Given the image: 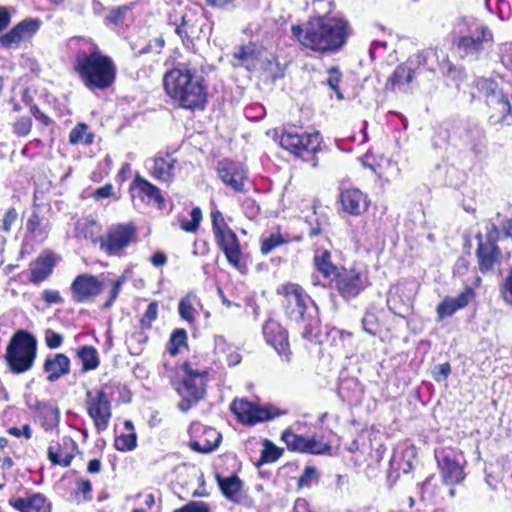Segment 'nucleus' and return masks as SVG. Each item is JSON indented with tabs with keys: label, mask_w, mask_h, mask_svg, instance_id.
<instances>
[{
	"label": "nucleus",
	"mask_w": 512,
	"mask_h": 512,
	"mask_svg": "<svg viewBox=\"0 0 512 512\" xmlns=\"http://www.w3.org/2000/svg\"><path fill=\"white\" fill-rule=\"evenodd\" d=\"M286 316L302 329L305 339H313L319 327L318 307L298 284L288 283L282 287Z\"/></svg>",
	"instance_id": "obj_4"
},
{
	"label": "nucleus",
	"mask_w": 512,
	"mask_h": 512,
	"mask_svg": "<svg viewBox=\"0 0 512 512\" xmlns=\"http://www.w3.org/2000/svg\"><path fill=\"white\" fill-rule=\"evenodd\" d=\"M18 213L15 208H9L3 216L1 229L4 232H10L12 225L16 222Z\"/></svg>",
	"instance_id": "obj_60"
},
{
	"label": "nucleus",
	"mask_w": 512,
	"mask_h": 512,
	"mask_svg": "<svg viewBox=\"0 0 512 512\" xmlns=\"http://www.w3.org/2000/svg\"><path fill=\"white\" fill-rule=\"evenodd\" d=\"M39 413L42 419V426L46 431L53 430L59 424V409L51 404L43 403L39 405Z\"/></svg>",
	"instance_id": "obj_36"
},
{
	"label": "nucleus",
	"mask_w": 512,
	"mask_h": 512,
	"mask_svg": "<svg viewBox=\"0 0 512 512\" xmlns=\"http://www.w3.org/2000/svg\"><path fill=\"white\" fill-rule=\"evenodd\" d=\"M259 52L254 43L239 45L232 53L231 65L234 68L243 67L248 71H254L259 63Z\"/></svg>",
	"instance_id": "obj_26"
},
{
	"label": "nucleus",
	"mask_w": 512,
	"mask_h": 512,
	"mask_svg": "<svg viewBox=\"0 0 512 512\" xmlns=\"http://www.w3.org/2000/svg\"><path fill=\"white\" fill-rule=\"evenodd\" d=\"M400 287L396 286L390 289L387 297V304L390 310L396 314H400L402 308L407 309L408 303H405L399 295Z\"/></svg>",
	"instance_id": "obj_49"
},
{
	"label": "nucleus",
	"mask_w": 512,
	"mask_h": 512,
	"mask_svg": "<svg viewBox=\"0 0 512 512\" xmlns=\"http://www.w3.org/2000/svg\"><path fill=\"white\" fill-rule=\"evenodd\" d=\"M36 353L35 337L25 330H19L11 337L7 345L5 360L14 374H21L33 367Z\"/></svg>",
	"instance_id": "obj_6"
},
{
	"label": "nucleus",
	"mask_w": 512,
	"mask_h": 512,
	"mask_svg": "<svg viewBox=\"0 0 512 512\" xmlns=\"http://www.w3.org/2000/svg\"><path fill=\"white\" fill-rule=\"evenodd\" d=\"M458 310H460V309H459V307L456 306V303H455L453 297H446L437 306L438 320L441 321L445 317H450V316H452Z\"/></svg>",
	"instance_id": "obj_51"
},
{
	"label": "nucleus",
	"mask_w": 512,
	"mask_h": 512,
	"mask_svg": "<svg viewBox=\"0 0 512 512\" xmlns=\"http://www.w3.org/2000/svg\"><path fill=\"white\" fill-rule=\"evenodd\" d=\"M320 143L319 132H307L302 127L294 125L285 126L280 136L281 147L302 158L316 153L320 148Z\"/></svg>",
	"instance_id": "obj_12"
},
{
	"label": "nucleus",
	"mask_w": 512,
	"mask_h": 512,
	"mask_svg": "<svg viewBox=\"0 0 512 512\" xmlns=\"http://www.w3.org/2000/svg\"><path fill=\"white\" fill-rule=\"evenodd\" d=\"M90 43V53L79 51L75 55V70L84 85L90 90L108 89L115 81L116 67L110 57L101 53L91 39L79 38Z\"/></svg>",
	"instance_id": "obj_3"
},
{
	"label": "nucleus",
	"mask_w": 512,
	"mask_h": 512,
	"mask_svg": "<svg viewBox=\"0 0 512 512\" xmlns=\"http://www.w3.org/2000/svg\"><path fill=\"white\" fill-rule=\"evenodd\" d=\"M78 234L85 239L91 240L93 243H99L100 225L95 220L86 219L80 222L77 227Z\"/></svg>",
	"instance_id": "obj_39"
},
{
	"label": "nucleus",
	"mask_w": 512,
	"mask_h": 512,
	"mask_svg": "<svg viewBox=\"0 0 512 512\" xmlns=\"http://www.w3.org/2000/svg\"><path fill=\"white\" fill-rule=\"evenodd\" d=\"M158 316V303L156 301L151 302L144 315L140 319V329L148 330L152 326V322L157 319Z\"/></svg>",
	"instance_id": "obj_52"
},
{
	"label": "nucleus",
	"mask_w": 512,
	"mask_h": 512,
	"mask_svg": "<svg viewBox=\"0 0 512 512\" xmlns=\"http://www.w3.org/2000/svg\"><path fill=\"white\" fill-rule=\"evenodd\" d=\"M233 348L226 341L223 336L217 335L214 337V353L218 356V361L221 362L227 353H229Z\"/></svg>",
	"instance_id": "obj_56"
},
{
	"label": "nucleus",
	"mask_w": 512,
	"mask_h": 512,
	"mask_svg": "<svg viewBox=\"0 0 512 512\" xmlns=\"http://www.w3.org/2000/svg\"><path fill=\"white\" fill-rule=\"evenodd\" d=\"M177 159L171 153L158 154L149 167L151 175L162 182H171L175 177Z\"/></svg>",
	"instance_id": "obj_27"
},
{
	"label": "nucleus",
	"mask_w": 512,
	"mask_h": 512,
	"mask_svg": "<svg viewBox=\"0 0 512 512\" xmlns=\"http://www.w3.org/2000/svg\"><path fill=\"white\" fill-rule=\"evenodd\" d=\"M9 505L19 512H51V502L41 493L10 499Z\"/></svg>",
	"instance_id": "obj_28"
},
{
	"label": "nucleus",
	"mask_w": 512,
	"mask_h": 512,
	"mask_svg": "<svg viewBox=\"0 0 512 512\" xmlns=\"http://www.w3.org/2000/svg\"><path fill=\"white\" fill-rule=\"evenodd\" d=\"M27 230L35 236H41L47 231V221L40 215L33 211L27 221Z\"/></svg>",
	"instance_id": "obj_45"
},
{
	"label": "nucleus",
	"mask_w": 512,
	"mask_h": 512,
	"mask_svg": "<svg viewBox=\"0 0 512 512\" xmlns=\"http://www.w3.org/2000/svg\"><path fill=\"white\" fill-rule=\"evenodd\" d=\"M363 393L362 388L354 379L343 381L339 387V395L348 401L358 400Z\"/></svg>",
	"instance_id": "obj_41"
},
{
	"label": "nucleus",
	"mask_w": 512,
	"mask_h": 512,
	"mask_svg": "<svg viewBox=\"0 0 512 512\" xmlns=\"http://www.w3.org/2000/svg\"><path fill=\"white\" fill-rule=\"evenodd\" d=\"M70 359L62 353L49 355L43 364V371L47 374V381L53 383L70 373Z\"/></svg>",
	"instance_id": "obj_29"
},
{
	"label": "nucleus",
	"mask_w": 512,
	"mask_h": 512,
	"mask_svg": "<svg viewBox=\"0 0 512 512\" xmlns=\"http://www.w3.org/2000/svg\"><path fill=\"white\" fill-rule=\"evenodd\" d=\"M130 11L127 5L118 6L110 10L105 18L108 24L119 25L124 22L126 14Z\"/></svg>",
	"instance_id": "obj_53"
},
{
	"label": "nucleus",
	"mask_w": 512,
	"mask_h": 512,
	"mask_svg": "<svg viewBox=\"0 0 512 512\" xmlns=\"http://www.w3.org/2000/svg\"><path fill=\"white\" fill-rule=\"evenodd\" d=\"M205 11L195 8H186L178 18L169 14L168 23L175 26V33L182 43L189 48L194 45V40L202 35L210 36L212 25L208 24Z\"/></svg>",
	"instance_id": "obj_7"
},
{
	"label": "nucleus",
	"mask_w": 512,
	"mask_h": 512,
	"mask_svg": "<svg viewBox=\"0 0 512 512\" xmlns=\"http://www.w3.org/2000/svg\"><path fill=\"white\" fill-rule=\"evenodd\" d=\"M70 290L73 301L83 303L99 295L103 290V284L97 277L83 273L74 279Z\"/></svg>",
	"instance_id": "obj_18"
},
{
	"label": "nucleus",
	"mask_w": 512,
	"mask_h": 512,
	"mask_svg": "<svg viewBox=\"0 0 512 512\" xmlns=\"http://www.w3.org/2000/svg\"><path fill=\"white\" fill-rule=\"evenodd\" d=\"M288 241L280 233H271L268 237L261 240V252L269 254L275 248L286 244Z\"/></svg>",
	"instance_id": "obj_47"
},
{
	"label": "nucleus",
	"mask_w": 512,
	"mask_h": 512,
	"mask_svg": "<svg viewBox=\"0 0 512 512\" xmlns=\"http://www.w3.org/2000/svg\"><path fill=\"white\" fill-rule=\"evenodd\" d=\"M421 67L433 72L439 69L442 73L452 70L448 55L443 50L428 49L421 51L395 69L390 77L393 88L398 87L400 89L401 86L410 84L416 71Z\"/></svg>",
	"instance_id": "obj_5"
},
{
	"label": "nucleus",
	"mask_w": 512,
	"mask_h": 512,
	"mask_svg": "<svg viewBox=\"0 0 512 512\" xmlns=\"http://www.w3.org/2000/svg\"><path fill=\"white\" fill-rule=\"evenodd\" d=\"M230 408L238 420L247 425L268 421L279 415V413H272L268 408L258 406L243 399H235L231 403Z\"/></svg>",
	"instance_id": "obj_16"
},
{
	"label": "nucleus",
	"mask_w": 512,
	"mask_h": 512,
	"mask_svg": "<svg viewBox=\"0 0 512 512\" xmlns=\"http://www.w3.org/2000/svg\"><path fill=\"white\" fill-rule=\"evenodd\" d=\"M131 197L135 206L142 204H164V198L158 187L144 178L136 177L130 186Z\"/></svg>",
	"instance_id": "obj_20"
},
{
	"label": "nucleus",
	"mask_w": 512,
	"mask_h": 512,
	"mask_svg": "<svg viewBox=\"0 0 512 512\" xmlns=\"http://www.w3.org/2000/svg\"><path fill=\"white\" fill-rule=\"evenodd\" d=\"M318 479L317 470L315 467L308 466L298 480L299 487H310L313 482Z\"/></svg>",
	"instance_id": "obj_57"
},
{
	"label": "nucleus",
	"mask_w": 512,
	"mask_h": 512,
	"mask_svg": "<svg viewBox=\"0 0 512 512\" xmlns=\"http://www.w3.org/2000/svg\"><path fill=\"white\" fill-rule=\"evenodd\" d=\"M41 298L48 305L63 303V298L61 297L59 291L57 290L46 289L41 293Z\"/></svg>",
	"instance_id": "obj_64"
},
{
	"label": "nucleus",
	"mask_w": 512,
	"mask_h": 512,
	"mask_svg": "<svg viewBox=\"0 0 512 512\" xmlns=\"http://www.w3.org/2000/svg\"><path fill=\"white\" fill-rule=\"evenodd\" d=\"M459 139L464 148L471 150L476 155L481 154L485 148L484 131L477 124L463 128L459 133Z\"/></svg>",
	"instance_id": "obj_30"
},
{
	"label": "nucleus",
	"mask_w": 512,
	"mask_h": 512,
	"mask_svg": "<svg viewBox=\"0 0 512 512\" xmlns=\"http://www.w3.org/2000/svg\"><path fill=\"white\" fill-rule=\"evenodd\" d=\"M78 452L77 443L69 436L62 437L59 441H52L47 450L48 460L53 465L69 467Z\"/></svg>",
	"instance_id": "obj_19"
},
{
	"label": "nucleus",
	"mask_w": 512,
	"mask_h": 512,
	"mask_svg": "<svg viewBox=\"0 0 512 512\" xmlns=\"http://www.w3.org/2000/svg\"><path fill=\"white\" fill-rule=\"evenodd\" d=\"M331 449L330 444L325 440L322 435L308 436L306 453L310 454H323Z\"/></svg>",
	"instance_id": "obj_44"
},
{
	"label": "nucleus",
	"mask_w": 512,
	"mask_h": 512,
	"mask_svg": "<svg viewBox=\"0 0 512 512\" xmlns=\"http://www.w3.org/2000/svg\"><path fill=\"white\" fill-rule=\"evenodd\" d=\"M145 330H140L132 333L126 340L127 347L132 355H139L144 347V344L147 342L148 337L144 332Z\"/></svg>",
	"instance_id": "obj_43"
},
{
	"label": "nucleus",
	"mask_w": 512,
	"mask_h": 512,
	"mask_svg": "<svg viewBox=\"0 0 512 512\" xmlns=\"http://www.w3.org/2000/svg\"><path fill=\"white\" fill-rule=\"evenodd\" d=\"M197 301V296L194 293H188L179 302V314L182 319L192 323L195 319L194 303Z\"/></svg>",
	"instance_id": "obj_40"
},
{
	"label": "nucleus",
	"mask_w": 512,
	"mask_h": 512,
	"mask_svg": "<svg viewBox=\"0 0 512 512\" xmlns=\"http://www.w3.org/2000/svg\"><path fill=\"white\" fill-rule=\"evenodd\" d=\"M94 135L89 131L88 125L85 123H78L69 134V142L71 144H92Z\"/></svg>",
	"instance_id": "obj_38"
},
{
	"label": "nucleus",
	"mask_w": 512,
	"mask_h": 512,
	"mask_svg": "<svg viewBox=\"0 0 512 512\" xmlns=\"http://www.w3.org/2000/svg\"><path fill=\"white\" fill-rule=\"evenodd\" d=\"M164 89L176 103L189 110L204 109L207 101L203 73L191 62L179 63L165 73Z\"/></svg>",
	"instance_id": "obj_2"
},
{
	"label": "nucleus",
	"mask_w": 512,
	"mask_h": 512,
	"mask_svg": "<svg viewBox=\"0 0 512 512\" xmlns=\"http://www.w3.org/2000/svg\"><path fill=\"white\" fill-rule=\"evenodd\" d=\"M340 201L343 210L353 216H359L366 212L370 204L367 195L357 188L342 191Z\"/></svg>",
	"instance_id": "obj_24"
},
{
	"label": "nucleus",
	"mask_w": 512,
	"mask_h": 512,
	"mask_svg": "<svg viewBox=\"0 0 512 512\" xmlns=\"http://www.w3.org/2000/svg\"><path fill=\"white\" fill-rule=\"evenodd\" d=\"M266 342L286 360H289V342L286 330L274 319L267 320L262 328Z\"/></svg>",
	"instance_id": "obj_22"
},
{
	"label": "nucleus",
	"mask_w": 512,
	"mask_h": 512,
	"mask_svg": "<svg viewBox=\"0 0 512 512\" xmlns=\"http://www.w3.org/2000/svg\"><path fill=\"white\" fill-rule=\"evenodd\" d=\"M493 43L492 31L483 24H475L467 34L458 36L454 41L458 55L470 61H477L482 55H487Z\"/></svg>",
	"instance_id": "obj_9"
},
{
	"label": "nucleus",
	"mask_w": 512,
	"mask_h": 512,
	"mask_svg": "<svg viewBox=\"0 0 512 512\" xmlns=\"http://www.w3.org/2000/svg\"><path fill=\"white\" fill-rule=\"evenodd\" d=\"M474 297H475L474 290L471 287L466 286L464 288V290L456 297H453V299L456 303V306L459 307V309H463L471 302V300Z\"/></svg>",
	"instance_id": "obj_58"
},
{
	"label": "nucleus",
	"mask_w": 512,
	"mask_h": 512,
	"mask_svg": "<svg viewBox=\"0 0 512 512\" xmlns=\"http://www.w3.org/2000/svg\"><path fill=\"white\" fill-rule=\"evenodd\" d=\"M85 408L98 433L104 432L112 418L111 400L103 389L87 390Z\"/></svg>",
	"instance_id": "obj_13"
},
{
	"label": "nucleus",
	"mask_w": 512,
	"mask_h": 512,
	"mask_svg": "<svg viewBox=\"0 0 512 512\" xmlns=\"http://www.w3.org/2000/svg\"><path fill=\"white\" fill-rule=\"evenodd\" d=\"M212 219V228L214 236H218L226 232V230H231L227 224L225 223L224 217L219 210H214L211 212Z\"/></svg>",
	"instance_id": "obj_54"
},
{
	"label": "nucleus",
	"mask_w": 512,
	"mask_h": 512,
	"mask_svg": "<svg viewBox=\"0 0 512 512\" xmlns=\"http://www.w3.org/2000/svg\"><path fill=\"white\" fill-rule=\"evenodd\" d=\"M281 439L285 442L288 449L306 453L308 436L298 435L291 429H286L283 431Z\"/></svg>",
	"instance_id": "obj_37"
},
{
	"label": "nucleus",
	"mask_w": 512,
	"mask_h": 512,
	"mask_svg": "<svg viewBox=\"0 0 512 512\" xmlns=\"http://www.w3.org/2000/svg\"><path fill=\"white\" fill-rule=\"evenodd\" d=\"M215 238L229 264L243 272L246 269V263L237 235L232 230H226Z\"/></svg>",
	"instance_id": "obj_21"
},
{
	"label": "nucleus",
	"mask_w": 512,
	"mask_h": 512,
	"mask_svg": "<svg viewBox=\"0 0 512 512\" xmlns=\"http://www.w3.org/2000/svg\"><path fill=\"white\" fill-rule=\"evenodd\" d=\"M221 434L213 428H205L203 434L198 440L190 442L189 446L193 451L199 453H210L220 444Z\"/></svg>",
	"instance_id": "obj_33"
},
{
	"label": "nucleus",
	"mask_w": 512,
	"mask_h": 512,
	"mask_svg": "<svg viewBox=\"0 0 512 512\" xmlns=\"http://www.w3.org/2000/svg\"><path fill=\"white\" fill-rule=\"evenodd\" d=\"M328 78L326 80L327 85L336 93L339 100L344 99L342 92L339 89V84L342 80V73L337 66H333L328 69Z\"/></svg>",
	"instance_id": "obj_50"
},
{
	"label": "nucleus",
	"mask_w": 512,
	"mask_h": 512,
	"mask_svg": "<svg viewBox=\"0 0 512 512\" xmlns=\"http://www.w3.org/2000/svg\"><path fill=\"white\" fill-rule=\"evenodd\" d=\"M218 177L235 192H245L247 172L242 164L229 159L218 161L216 166Z\"/></svg>",
	"instance_id": "obj_17"
},
{
	"label": "nucleus",
	"mask_w": 512,
	"mask_h": 512,
	"mask_svg": "<svg viewBox=\"0 0 512 512\" xmlns=\"http://www.w3.org/2000/svg\"><path fill=\"white\" fill-rule=\"evenodd\" d=\"M174 512H209V507L204 502L191 501Z\"/></svg>",
	"instance_id": "obj_62"
},
{
	"label": "nucleus",
	"mask_w": 512,
	"mask_h": 512,
	"mask_svg": "<svg viewBox=\"0 0 512 512\" xmlns=\"http://www.w3.org/2000/svg\"><path fill=\"white\" fill-rule=\"evenodd\" d=\"M501 294L505 303L512 307V267L504 280Z\"/></svg>",
	"instance_id": "obj_59"
},
{
	"label": "nucleus",
	"mask_w": 512,
	"mask_h": 512,
	"mask_svg": "<svg viewBox=\"0 0 512 512\" xmlns=\"http://www.w3.org/2000/svg\"><path fill=\"white\" fill-rule=\"evenodd\" d=\"M362 327L365 332L375 336L379 331V322L374 313L367 312L362 318Z\"/></svg>",
	"instance_id": "obj_55"
},
{
	"label": "nucleus",
	"mask_w": 512,
	"mask_h": 512,
	"mask_svg": "<svg viewBox=\"0 0 512 512\" xmlns=\"http://www.w3.org/2000/svg\"><path fill=\"white\" fill-rule=\"evenodd\" d=\"M184 371L185 376L177 387V392L182 398L178 408L186 412L204 398L209 370L207 368H194L191 363H185Z\"/></svg>",
	"instance_id": "obj_10"
},
{
	"label": "nucleus",
	"mask_w": 512,
	"mask_h": 512,
	"mask_svg": "<svg viewBox=\"0 0 512 512\" xmlns=\"http://www.w3.org/2000/svg\"><path fill=\"white\" fill-rule=\"evenodd\" d=\"M32 121L30 118L22 117L14 124V132L18 136H26L31 131Z\"/></svg>",
	"instance_id": "obj_63"
},
{
	"label": "nucleus",
	"mask_w": 512,
	"mask_h": 512,
	"mask_svg": "<svg viewBox=\"0 0 512 512\" xmlns=\"http://www.w3.org/2000/svg\"><path fill=\"white\" fill-rule=\"evenodd\" d=\"M438 467L446 485H454L465 478L463 465L450 454H443L438 458Z\"/></svg>",
	"instance_id": "obj_25"
},
{
	"label": "nucleus",
	"mask_w": 512,
	"mask_h": 512,
	"mask_svg": "<svg viewBox=\"0 0 512 512\" xmlns=\"http://www.w3.org/2000/svg\"><path fill=\"white\" fill-rule=\"evenodd\" d=\"M114 445L118 451H132L137 446V435L135 432L121 434L115 438Z\"/></svg>",
	"instance_id": "obj_46"
},
{
	"label": "nucleus",
	"mask_w": 512,
	"mask_h": 512,
	"mask_svg": "<svg viewBox=\"0 0 512 512\" xmlns=\"http://www.w3.org/2000/svg\"><path fill=\"white\" fill-rule=\"evenodd\" d=\"M45 342L48 348L57 349L63 343V336L52 330H47L45 332Z\"/></svg>",
	"instance_id": "obj_61"
},
{
	"label": "nucleus",
	"mask_w": 512,
	"mask_h": 512,
	"mask_svg": "<svg viewBox=\"0 0 512 512\" xmlns=\"http://www.w3.org/2000/svg\"><path fill=\"white\" fill-rule=\"evenodd\" d=\"M293 37L310 50L332 54L338 52L349 36V24L337 16L322 15L311 18L303 25L291 27Z\"/></svg>",
	"instance_id": "obj_1"
},
{
	"label": "nucleus",
	"mask_w": 512,
	"mask_h": 512,
	"mask_svg": "<svg viewBox=\"0 0 512 512\" xmlns=\"http://www.w3.org/2000/svg\"><path fill=\"white\" fill-rule=\"evenodd\" d=\"M474 86L488 107L494 110L489 117L490 122L512 125L511 104L498 83L491 78L479 77L475 79Z\"/></svg>",
	"instance_id": "obj_8"
},
{
	"label": "nucleus",
	"mask_w": 512,
	"mask_h": 512,
	"mask_svg": "<svg viewBox=\"0 0 512 512\" xmlns=\"http://www.w3.org/2000/svg\"><path fill=\"white\" fill-rule=\"evenodd\" d=\"M500 238L501 231L495 224H490L487 227L484 238L481 235H477L478 247L476 256L479 270L482 273L493 272L499 269L502 263L506 261L507 255L498 246Z\"/></svg>",
	"instance_id": "obj_11"
},
{
	"label": "nucleus",
	"mask_w": 512,
	"mask_h": 512,
	"mask_svg": "<svg viewBox=\"0 0 512 512\" xmlns=\"http://www.w3.org/2000/svg\"><path fill=\"white\" fill-rule=\"evenodd\" d=\"M263 450L261 452V457L257 462V467L265 464V463H273L277 461L283 453V450L275 446L271 441L264 440L263 442Z\"/></svg>",
	"instance_id": "obj_42"
},
{
	"label": "nucleus",
	"mask_w": 512,
	"mask_h": 512,
	"mask_svg": "<svg viewBox=\"0 0 512 512\" xmlns=\"http://www.w3.org/2000/svg\"><path fill=\"white\" fill-rule=\"evenodd\" d=\"M314 266L316 271L327 281L334 279L341 269V267H337L332 263L330 252L321 249L315 251Z\"/></svg>",
	"instance_id": "obj_32"
},
{
	"label": "nucleus",
	"mask_w": 512,
	"mask_h": 512,
	"mask_svg": "<svg viewBox=\"0 0 512 512\" xmlns=\"http://www.w3.org/2000/svg\"><path fill=\"white\" fill-rule=\"evenodd\" d=\"M335 288L345 300L357 297L369 285L367 273L359 268L341 267L334 278Z\"/></svg>",
	"instance_id": "obj_14"
},
{
	"label": "nucleus",
	"mask_w": 512,
	"mask_h": 512,
	"mask_svg": "<svg viewBox=\"0 0 512 512\" xmlns=\"http://www.w3.org/2000/svg\"><path fill=\"white\" fill-rule=\"evenodd\" d=\"M191 220L181 218L180 227L186 232H196L202 220V212L199 207H194L190 212Z\"/></svg>",
	"instance_id": "obj_48"
},
{
	"label": "nucleus",
	"mask_w": 512,
	"mask_h": 512,
	"mask_svg": "<svg viewBox=\"0 0 512 512\" xmlns=\"http://www.w3.org/2000/svg\"><path fill=\"white\" fill-rule=\"evenodd\" d=\"M136 240V230L132 224L112 225L99 239L100 249L108 255H119L129 244Z\"/></svg>",
	"instance_id": "obj_15"
},
{
	"label": "nucleus",
	"mask_w": 512,
	"mask_h": 512,
	"mask_svg": "<svg viewBox=\"0 0 512 512\" xmlns=\"http://www.w3.org/2000/svg\"><path fill=\"white\" fill-rule=\"evenodd\" d=\"M53 265V259L50 256L39 257L31 266L30 280L33 283L44 281L52 273Z\"/></svg>",
	"instance_id": "obj_34"
},
{
	"label": "nucleus",
	"mask_w": 512,
	"mask_h": 512,
	"mask_svg": "<svg viewBox=\"0 0 512 512\" xmlns=\"http://www.w3.org/2000/svg\"><path fill=\"white\" fill-rule=\"evenodd\" d=\"M38 19H24L15 25L9 32L0 36V44L4 48H11L24 40L30 39L39 29Z\"/></svg>",
	"instance_id": "obj_23"
},
{
	"label": "nucleus",
	"mask_w": 512,
	"mask_h": 512,
	"mask_svg": "<svg viewBox=\"0 0 512 512\" xmlns=\"http://www.w3.org/2000/svg\"><path fill=\"white\" fill-rule=\"evenodd\" d=\"M76 354L82 363V370L85 372L96 369L100 364L98 352L93 346H81L77 349Z\"/></svg>",
	"instance_id": "obj_35"
},
{
	"label": "nucleus",
	"mask_w": 512,
	"mask_h": 512,
	"mask_svg": "<svg viewBox=\"0 0 512 512\" xmlns=\"http://www.w3.org/2000/svg\"><path fill=\"white\" fill-rule=\"evenodd\" d=\"M218 486L225 498L233 503L240 504L243 502L242 494L243 482L237 475L222 477L216 475Z\"/></svg>",
	"instance_id": "obj_31"
}]
</instances>
